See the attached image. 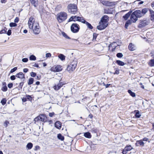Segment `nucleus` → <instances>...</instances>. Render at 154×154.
Returning <instances> with one entry per match:
<instances>
[{"mask_svg":"<svg viewBox=\"0 0 154 154\" xmlns=\"http://www.w3.org/2000/svg\"><path fill=\"white\" fill-rule=\"evenodd\" d=\"M82 100H84V101H85L86 102H87L86 100H88V101H89L90 100V99L89 98L86 97L82 99Z\"/></svg>","mask_w":154,"mask_h":154,"instance_id":"nucleus-51","label":"nucleus"},{"mask_svg":"<svg viewBox=\"0 0 154 154\" xmlns=\"http://www.w3.org/2000/svg\"><path fill=\"white\" fill-rule=\"evenodd\" d=\"M34 79L32 78H30L28 82V85H31L33 84V82Z\"/></svg>","mask_w":154,"mask_h":154,"instance_id":"nucleus-37","label":"nucleus"},{"mask_svg":"<svg viewBox=\"0 0 154 154\" xmlns=\"http://www.w3.org/2000/svg\"><path fill=\"white\" fill-rule=\"evenodd\" d=\"M67 13L64 12H61L57 15V20L59 23H62L66 20L67 18Z\"/></svg>","mask_w":154,"mask_h":154,"instance_id":"nucleus-1","label":"nucleus"},{"mask_svg":"<svg viewBox=\"0 0 154 154\" xmlns=\"http://www.w3.org/2000/svg\"><path fill=\"white\" fill-rule=\"evenodd\" d=\"M63 84L62 82H60V80L59 81L58 83L55 84L53 87V89L55 91H58L63 86Z\"/></svg>","mask_w":154,"mask_h":154,"instance_id":"nucleus-10","label":"nucleus"},{"mask_svg":"<svg viewBox=\"0 0 154 154\" xmlns=\"http://www.w3.org/2000/svg\"><path fill=\"white\" fill-rule=\"evenodd\" d=\"M78 16H72L68 20V22L72 21H77V19H78Z\"/></svg>","mask_w":154,"mask_h":154,"instance_id":"nucleus-18","label":"nucleus"},{"mask_svg":"<svg viewBox=\"0 0 154 154\" xmlns=\"http://www.w3.org/2000/svg\"><path fill=\"white\" fill-rule=\"evenodd\" d=\"M19 19L17 17H16L14 20V22L16 23H18L19 21Z\"/></svg>","mask_w":154,"mask_h":154,"instance_id":"nucleus-56","label":"nucleus"},{"mask_svg":"<svg viewBox=\"0 0 154 154\" xmlns=\"http://www.w3.org/2000/svg\"><path fill=\"white\" fill-rule=\"evenodd\" d=\"M132 148L131 145L126 146L122 151L123 154H126L128 151L131 150Z\"/></svg>","mask_w":154,"mask_h":154,"instance_id":"nucleus-12","label":"nucleus"},{"mask_svg":"<svg viewBox=\"0 0 154 154\" xmlns=\"http://www.w3.org/2000/svg\"><path fill=\"white\" fill-rule=\"evenodd\" d=\"M11 79V80H14L15 79V77L14 75H12L10 77Z\"/></svg>","mask_w":154,"mask_h":154,"instance_id":"nucleus-57","label":"nucleus"},{"mask_svg":"<svg viewBox=\"0 0 154 154\" xmlns=\"http://www.w3.org/2000/svg\"><path fill=\"white\" fill-rule=\"evenodd\" d=\"M84 136L86 138H90L91 137V134L89 132H87L84 133Z\"/></svg>","mask_w":154,"mask_h":154,"instance_id":"nucleus-22","label":"nucleus"},{"mask_svg":"<svg viewBox=\"0 0 154 154\" xmlns=\"http://www.w3.org/2000/svg\"><path fill=\"white\" fill-rule=\"evenodd\" d=\"M131 13V12H129L123 17V18L125 20H127L130 16Z\"/></svg>","mask_w":154,"mask_h":154,"instance_id":"nucleus-24","label":"nucleus"},{"mask_svg":"<svg viewBox=\"0 0 154 154\" xmlns=\"http://www.w3.org/2000/svg\"><path fill=\"white\" fill-rule=\"evenodd\" d=\"M6 32V31L5 30H1L0 32V34H3V33H5Z\"/></svg>","mask_w":154,"mask_h":154,"instance_id":"nucleus-52","label":"nucleus"},{"mask_svg":"<svg viewBox=\"0 0 154 154\" xmlns=\"http://www.w3.org/2000/svg\"><path fill=\"white\" fill-rule=\"evenodd\" d=\"M149 65L151 66H154V60H151L149 63Z\"/></svg>","mask_w":154,"mask_h":154,"instance_id":"nucleus-35","label":"nucleus"},{"mask_svg":"<svg viewBox=\"0 0 154 154\" xmlns=\"http://www.w3.org/2000/svg\"><path fill=\"white\" fill-rule=\"evenodd\" d=\"M29 59L31 60H36V57L34 55H32L30 56Z\"/></svg>","mask_w":154,"mask_h":154,"instance_id":"nucleus-34","label":"nucleus"},{"mask_svg":"<svg viewBox=\"0 0 154 154\" xmlns=\"http://www.w3.org/2000/svg\"><path fill=\"white\" fill-rule=\"evenodd\" d=\"M128 92L132 97H134L136 95L135 93L132 91L131 90H128Z\"/></svg>","mask_w":154,"mask_h":154,"instance_id":"nucleus-32","label":"nucleus"},{"mask_svg":"<svg viewBox=\"0 0 154 154\" xmlns=\"http://www.w3.org/2000/svg\"><path fill=\"white\" fill-rule=\"evenodd\" d=\"M67 8L69 12L71 14H75L78 12L77 7L75 4H70Z\"/></svg>","mask_w":154,"mask_h":154,"instance_id":"nucleus-2","label":"nucleus"},{"mask_svg":"<svg viewBox=\"0 0 154 154\" xmlns=\"http://www.w3.org/2000/svg\"><path fill=\"white\" fill-rule=\"evenodd\" d=\"M9 26L11 27H16L17 26V24L15 23H11L9 24Z\"/></svg>","mask_w":154,"mask_h":154,"instance_id":"nucleus-39","label":"nucleus"},{"mask_svg":"<svg viewBox=\"0 0 154 154\" xmlns=\"http://www.w3.org/2000/svg\"><path fill=\"white\" fill-rule=\"evenodd\" d=\"M34 121L36 122L40 120L43 122H45L47 121V117L45 115H40L34 119Z\"/></svg>","mask_w":154,"mask_h":154,"instance_id":"nucleus-5","label":"nucleus"},{"mask_svg":"<svg viewBox=\"0 0 154 154\" xmlns=\"http://www.w3.org/2000/svg\"><path fill=\"white\" fill-rule=\"evenodd\" d=\"M36 23H38L35 21V18L33 17H31L29 18L28 25L30 29H32L33 26L36 25Z\"/></svg>","mask_w":154,"mask_h":154,"instance_id":"nucleus-4","label":"nucleus"},{"mask_svg":"<svg viewBox=\"0 0 154 154\" xmlns=\"http://www.w3.org/2000/svg\"><path fill=\"white\" fill-rule=\"evenodd\" d=\"M55 126L58 129H60L61 127V124L59 121L56 122L55 124Z\"/></svg>","mask_w":154,"mask_h":154,"instance_id":"nucleus-21","label":"nucleus"},{"mask_svg":"<svg viewBox=\"0 0 154 154\" xmlns=\"http://www.w3.org/2000/svg\"><path fill=\"white\" fill-rule=\"evenodd\" d=\"M62 67L60 66H53L51 68L50 70L53 72H59L62 70Z\"/></svg>","mask_w":154,"mask_h":154,"instance_id":"nucleus-11","label":"nucleus"},{"mask_svg":"<svg viewBox=\"0 0 154 154\" xmlns=\"http://www.w3.org/2000/svg\"><path fill=\"white\" fill-rule=\"evenodd\" d=\"M103 4L107 6H112L114 5V2L106 1L104 2Z\"/></svg>","mask_w":154,"mask_h":154,"instance_id":"nucleus-19","label":"nucleus"},{"mask_svg":"<svg viewBox=\"0 0 154 154\" xmlns=\"http://www.w3.org/2000/svg\"><path fill=\"white\" fill-rule=\"evenodd\" d=\"M11 33V31L10 29H9L7 32V34L8 35H10Z\"/></svg>","mask_w":154,"mask_h":154,"instance_id":"nucleus-54","label":"nucleus"},{"mask_svg":"<svg viewBox=\"0 0 154 154\" xmlns=\"http://www.w3.org/2000/svg\"><path fill=\"white\" fill-rule=\"evenodd\" d=\"M2 90L3 91H6L7 90V88L5 82H3V86L2 88Z\"/></svg>","mask_w":154,"mask_h":154,"instance_id":"nucleus-23","label":"nucleus"},{"mask_svg":"<svg viewBox=\"0 0 154 154\" xmlns=\"http://www.w3.org/2000/svg\"><path fill=\"white\" fill-rule=\"evenodd\" d=\"M144 143L143 141V140H141L137 141L136 143V145L137 146H144Z\"/></svg>","mask_w":154,"mask_h":154,"instance_id":"nucleus-17","label":"nucleus"},{"mask_svg":"<svg viewBox=\"0 0 154 154\" xmlns=\"http://www.w3.org/2000/svg\"><path fill=\"white\" fill-rule=\"evenodd\" d=\"M62 35L64 37H65L66 38H67V39H70V38L67 36V35H66V34L64 32H62Z\"/></svg>","mask_w":154,"mask_h":154,"instance_id":"nucleus-42","label":"nucleus"},{"mask_svg":"<svg viewBox=\"0 0 154 154\" xmlns=\"http://www.w3.org/2000/svg\"><path fill=\"white\" fill-rule=\"evenodd\" d=\"M115 69L116 70V71H115V72L112 73V72H110V73H113L114 75H115V74H117V75L119 74V69Z\"/></svg>","mask_w":154,"mask_h":154,"instance_id":"nucleus-41","label":"nucleus"},{"mask_svg":"<svg viewBox=\"0 0 154 154\" xmlns=\"http://www.w3.org/2000/svg\"><path fill=\"white\" fill-rule=\"evenodd\" d=\"M58 138L61 140H63L64 139V137L60 134H59L57 135Z\"/></svg>","mask_w":154,"mask_h":154,"instance_id":"nucleus-36","label":"nucleus"},{"mask_svg":"<svg viewBox=\"0 0 154 154\" xmlns=\"http://www.w3.org/2000/svg\"><path fill=\"white\" fill-rule=\"evenodd\" d=\"M28 69L27 68H24L23 69V71L24 72H26L28 71Z\"/></svg>","mask_w":154,"mask_h":154,"instance_id":"nucleus-62","label":"nucleus"},{"mask_svg":"<svg viewBox=\"0 0 154 154\" xmlns=\"http://www.w3.org/2000/svg\"><path fill=\"white\" fill-rule=\"evenodd\" d=\"M100 20L108 25L109 17L107 15H104L101 18Z\"/></svg>","mask_w":154,"mask_h":154,"instance_id":"nucleus-14","label":"nucleus"},{"mask_svg":"<svg viewBox=\"0 0 154 154\" xmlns=\"http://www.w3.org/2000/svg\"><path fill=\"white\" fill-rule=\"evenodd\" d=\"M150 19L153 21H154V11L152 10L150 11Z\"/></svg>","mask_w":154,"mask_h":154,"instance_id":"nucleus-25","label":"nucleus"},{"mask_svg":"<svg viewBox=\"0 0 154 154\" xmlns=\"http://www.w3.org/2000/svg\"><path fill=\"white\" fill-rule=\"evenodd\" d=\"M16 77L21 79L25 78L24 75L22 72L18 73L17 75H16Z\"/></svg>","mask_w":154,"mask_h":154,"instance_id":"nucleus-20","label":"nucleus"},{"mask_svg":"<svg viewBox=\"0 0 154 154\" xmlns=\"http://www.w3.org/2000/svg\"><path fill=\"white\" fill-rule=\"evenodd\" d=\"M138 17L133 13L130 17L131 20L132 22L135 23L137 20Z\"/></svg>","mask_w":154,"mask_h":154,"instance_id":"nucleus-13","label":"nucleus"},{"mask_svg":"<svg viewBox=\"0 0 154 154\" xmlns=\"http://www.w3.org/2000/svg\"><path fill=\"white\" fill-rule=\"evenodd\" d=\"M116 56L118 57L121 58L123 56V54L122 53H119L117 54Z\"/></svg>","mask_w":154,"mask_h":154,"instance_id":"nucleus-44","label":"nucleus"},{"mask_svg":"<svg viewBox=\"0 0 154 154\" xmlns=\"http://www.w3.org/2000/svg\"><path fill=\"white\" fill-rule=\"evenodd\" d=\"M142 140H143V141H147V140H148V138H147L146 137H144Z\"/></svg>","mask_w":154,"mask_h":154,"instance_id":"nucleus-63","label":"nucleus"},{"mask_svg":"<svg viewBox=\"0 0 154 154\" xmlns=\"http://www.w3.org/2000/svg\"><path fill=\"white\" fill-rule=\"evenodd\" d=\"M51 54L50 53H47L45 54V57L47 58L50 57H51Z\"/></svg>","mask_w":154,"mask_h":154,"instance_id":"nucleus-46","label":"nucleus"},{"mask_svg":"<svg viewBox=\"0 0 154 154\" xmlns=\"http://www.w3.org/2000/svg\"><path fill=\"white\" fill-rule=\"evenodd\" d=\"M77 20V21H79V22H81L84 23L86 21L83 18V17H78Z\"/></svg>","mask_w":154,"mask_h":154,"instance_id":"nucleus-26","label":"nucleus"},{"mask_svg":"<svg viewBox=\"0 0 154 154\" xmlns=\"http://www.w3.org/2000/svg\"><path fill=\"white\" fill-rule=\"evenodd\" d=\"M26 97L27 99H28L30 101H31L32 100V98L31 96L29 95H26Z\"/></svg>","mask_w":154,"mask_h":154,"instance_id":"nucleus-45","label":"nucleus"},{"mask_svg":"<svg viewBox=\"0 0 154 154\" xmlns=\"http://www.w3.org/2000/svg\"><path fill=\"white\" fill-rule=\"evenodd\" d=\"M71 31L73 32H77L79 29V26L76 23H73L71 26Z\"/></svg>","mask_w":154,"mask_h":154,"instance_id":"nucleus-6","label":"nucleus"},{"mask_svg":"<svg viewBox=\"0 0 154 154\" xmlns=\"http://www.w3.org/2000/svg\"><path fill=\"white\" fill-rule=\"evenodd\" d=\"M99 25L97 26V28L99 30H102L106 28L108 26V24L100 20Z\"/></svg>","mask_w":154,"mask_h":154,"instance_id":"nucleus-7","label":"nucleus"},{"mask_svg":"<svg viewBox=\"0 0 154 154\" xmlns=\"http://www.w3.org/2000/svg\"><path fill=\"white\" fill-rule=\"evenodd\" d=\"M151 56L154 58V51H152L151 53Z\"/></svg>","mask_w":154,"mask_h":154,"instance_id":"nucleus-61","label":"nucleus"},{"mask_svg":"<svg viewBox=\"0 0 154 154\" xmlns=\"http://www.w3.org/2000/svg\"><path fill=\"white\" fill-rule=\"evenodd\" d=\"M77 64V61L76 60H73L67 66V70L69 72H72L75 69Z\"/></svg>","mask_w":154,"mask_h":154,"instance_id":"nucleus-3","label":"nucleus"},{"mask_svg":"<svg viewBox=\"0 0 154 154\" xmlns=\"http://www.w3.org/2000/svg\"><path fill=\"white\" fill-rule=\"evenodd\" d=\"M58 57L61 60H64L65 59V56L63 54H60L58 56Z\"/></svg>","mask_w":154,"mask_h":154,"instance_id":"nucleus-30","label":"nucleus"},{"mask_svg":"<svg viewBox=\"0 0 154 154\" xmlns=\"http://www.w3.org/2000/svg\"><path fill=\"white\" fill-rule=\"evenodd\" d=\"M8 86L9 88H11L13 86V84L12 83H10L8 85Z\"/></svg>","mask_w":154,"mask_h":154,"instance_id":"nucleus-53","label":"nucleus"},{"mask_svg":"<svg viewBox=\"0 0 154 154\" xmlns=\"http://www.w3.org/2000/svg\"><path fill=\"white\" fill-rule=\"evenodd\" d=\"M33 66H34V67H37V68L39 67L38 64L37 63H35L33 65Z\"/></svg>","mask_w":154,"mask_h":154,"instance_id":"nucleus-59","label":"nucleus"},{"mask_svg":"<svg viewBox=\"0 0 154 154\" xmlns=\"http://www.w3.org/2000/svg\"><path fill=\"white\" fill-rule=\"evenodd\" d=\"M23 85V82H21L20 83L19 85V87L20 89H22V86Z\"/></svg>","mask_w":154,"mask_h":154,"instance_id":"nucleus-50","label":"nucleus"},{"mask_svg":"<svg viewBox=\"0 0 154 154\" xmlns=\"http://www.w3.org/2000/svg\"><path fill=\"white\" fill-rule=\"evenodd\" d=\"M151 6L152 8L154 9V1L151 3Z\"/></svg>","mask_w":154,"mask_h":154,"instance_id":"nucleus-64","label":"nucleus"},{"mask_svg":"<svg viewBox=\"0 0 154 154\" xmlns=\"http://www.w3.org/2000/svg\"><path fill=\"white\" fill-rule=\"evenodd\" d=\"M17 69V67H14V68H13V69H12L10 71V72L13 73V72H14Z\"/></svg>","mask_w":154,"mask_h":154,"instance_id":"nucleus-47","label":"nucleus"},{"mask_svg":"<svg viewBox=\"0 0 154 154\" xmlns=\"http://www.w3.org/2000/svg\"><path fill=\"white\" fill-rule=\"evenodd\" d=\"M32 146L33 144L32 143H28L26 146V148H27L29 149H31L32 148Z\"/></svg>","mask_w":154,"mask_h":154,"instance_id":"nucleus-31","label":"nucleus"},{"mask_svg":"<svg viewBox=\"0 0 154 154\" xmlns=\"http://www.w3.org/2000/svg\"><path fill=\"white\" fill-rule=\"evenodd\" d=\"M31 3L35 7L38 4V0H30Z\"/></svg>","mask_w":154,"mask_h":154,"instance_id":"nucleus-28","label":"nucleus"},{"mask_svg":"<svg viewBox=\"0 0 154 154\" xmlns=\"http://www.w3.org/2000/svg\"><path fill=\"white\" fill-rule=\"evenodd\" d=\"M97 38V34L96 33H94L93 34V40H95Z\"/></svg>","mask_w":154,"mask_h":154,"instance_id":"nucleus-58","label":"nucleus"},{"mask_svg":"<svg viewBox=\"0 0 154 154\" xmlns=\"http://www.w3.org/2000/svg\"><path fill=\"white\" fill-rule=\"evenodd\" d=\"M9 121H5V122H4V126H5V127H7L8 124H9Z\"/></svg>","mask_w":154,"mask_h":154,"instance_id":"nucleus-43","label":"nucleus"},{"mask_svg":"<svg viewBox=\"0 0 154 154\" xmlns=\"http://www.w3.org/2000/svg\"><path fill=\"white\" fill-rule=\"evenodd\" d=\"M84 23H85L87 26V27L89 28V29H92L93 28V26H92V25H91L90 23H88L87 22H86V21Z\"/></svg>","mask_w":154,"mask_h":154,"instance_id":"nucleus-33","label":"nucleus"},{"mask_svg":"<svg viewBox=\"0 0 154 154\" xmlns=\"http://www.w3.org/2000/svg\"><path fill=\"white\" fill-rule=\"evenodd\" d=\"M134 112H136L135 114L136 117L139 118L140 117L141 115L140 114V112L138 111L135 110L134 111Z\"/></svg>","mask_w":154,"mask_h":154,"instance_id":"nucleus-27","label":"nucleus"},{"mask_svg":"<svg viewBox=\"0 0 154 154\" xmlns=\"http://www.w3.org/2000/svg\"><path fill=\"white\" fill-rule=\"evenodd\" d=\"M129 49L131 51H133L136 49V46L132 43H130L128 46Z\"/></svg>","mask_w":154,"mask_h":154,"instance_id":"nucleus-16","label":"nucleus"},{"mask_svg":"<svg viewBox=\"0 0 154 154\" xmlns=\"http://www.w3.org/2000/svg\"><path fill=\"white\" fill-rule=\"evenodd\" d=\"M149 23V20H141L138 25L139 28H142L148 25Z\"/></svg>","mask_w":154,"mask_h":154,"instance_id":"nucleus-8","label":"nucleus"},{"mask_svg":"<svg viewBox=\"0 0 154 154\" xmlns=\"http://www.w3.org/2000/svg\"><path fill=\"white\" fill-rule=\"evenodd\" d=\"M54 115V112L50 113L49 114V116L50 117H52Z\"/></svg>","mask_w":154,"mask_h":154,"instance_id":"nucleus-55","label":"nucleus"},{"mask_svg":"<svg viewBox=\"0 0 154 154\" xmlns=\"http://www.w3.org/2000/svg\"><path fill=\"white\" fill-rule=\"evenodd\" d=\"M36 25L33 26L32 29L34 33L35 34H38L40 31L39 23H36Z\"/></svg>","mask_w":154,"mask_h":154,"instance_id":"nucleus-9","label":"nucleus"},{"mask_svg":"<svg viewBox=\"0 0 154 154\" xmlns=\"http://www.w3.org/2000/svg\"><path fill=\"white\" fill-rule=\"evenodd\" d=\"M7 102V100L5 98L2 99L1 101V103L3 105H5Z\"/></svg>","mask_w":154,"mask_h":154,"instance_id":"nucleus-38","label":"nucleus"},{"mask_svg":"<svg viewBox=\"0 0 154 154\" xmlns=\"http://www.w3.org/2000/svg\"><path fill=\"white\" fill-rule=\"evenodd\" d=\"M36 73L35 72H32L30 73V75L32 77H35L36 75Z\"/></svg>","mask_w":154,"mask_h":154,"instance_id":"nucleus-48","label":"nucleus"},{"mask_svg":"<svg viewBox=\"0 0 154 154\" xmlns=\"http://www.w3.org/2000/svg\"><path fill=\"white\" fill-rule=\"evenodd\" d=\"M141 11L142 13L143 14V16L147 12V10L146 8H144L141 10Z\"/></svg>","mask_w":154,"mask_h":154,"instance_id":"nucleus-40","label":"nucleus"},{"mask_svg":"<svg viewBox=\"0 0 154 154\" xmlns=\"http://www.w3.org/2000/svg\"><path fill=\"white\" fill-rule=\"evenodd\" d=\"M116 63L119 65L123 66L125 64L124 62L119 60H117L116 61Z\"/></svg>","mask_w":154,"mask_h":154,"instance_id":"nucleus-29","label":"nucleus"},{"mask_svg":"<svg viewBox=\"0 0 154 154\" xmlns=\"http://www.w3.org/2000/svg\"><path fill=\"white\" fill-rule=\"evenodd\" d=\"M28 60L27 58H24L22 59V61L23 62H26L28 61Z\"/></svg>","mask_w":154,"mask_h":154,"instance_id":"nucleus-49","label":"nucleus"},{"mask_svg":"<svg viewBox=\"0 0 154 154\" xmlns=\"http://www.w3.org/2000/svg\"><path fill=\"white\" fill-rule=\"evenodd\" d=\"M26 98L23 97L22 99V101L23 102H24L26 101Z\"/></svg>","mask_w":154,"mask_h":154,"instance_id":"nucleus-60","label":"nucleus"},{"mask_svg":"<svg viewBox=\"0 0 154 154\" xmlns=\"http://www.w3.org/2000/svg\"><path fill=\"white\" fill-rule=\"evenodd\" d=\"M138 17H140L143 16V14L141 11V10H137L133 12Z\"/></svg>","mask_w":154,"mask_h":154,"instance_id":"nucleus-15","label":"nucleus"}]
</instances>
